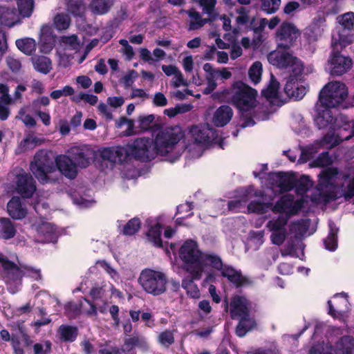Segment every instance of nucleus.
Here are the masks:
<instances>
[{
    "mask_svg": "<svg viewBox=\"0 0 354 354\" xmlns=\"http://www.w3.org/2000/svg\"><path fill=\"white\" fill-rule=\"evenodd\" d=\"M189 138L192 142L185 144V149H187L190 158H198L202 156L205 147L216 139L217 133L209 124H203L193 126Z\"/></svg>",
    "mask_w": 354,
    "mask_h": 354,
    "instance_id": "obj_7",
    "label": "nucleus"
},
{
    "mask_svg": "<svg viewBox=\"0 0 354 354\" xmlns=\"http://www.w3.org/2000/svg\"><path fill=\"white\" fill-rule=\"evenodd\" d=\"M8 214L15 220L24 218L27 214V210L22 204L19 197L13 196L7 204Z\"/></svg>",
    "mask_w": 354,
    "mask_h": 354,
    "instance_id": "obj_27",
    "label": "nucleus"
},
{
    "mask_svg": "<svg viewBox=\"0 0 354 354\" xmlns=\"http://www.w3.org/2000/svg\"><path fill=\"white\" fill-rule=\"evenodd\" d=\"M138 283L147 293L158 296L166 291L167 278L161 271L145 269L140 274Z\"/></svg>",
    "mask_w": 354,
    "mask_h": 354,
    "instance_id": "obj_12",
    "label": "nucleus"
},
{
    "mask_svg": "<svg viewBox=\"0 0 354 354\" xmlns=\"http://www.w3.org/2000/svg\"><path fill=\"white\" fill-rule=\"evenodd\" d=\"M279 83L274 76L271 79L267 88L262 90V95L272 104H278L280 100L279 93Z\"/></svg>",
    "mask_w": 354,
    "mask_h": 354,
    "instance_id": "obj_30",
    "label": "nucleus"
},
{
    "mask_svg": "<svg viewBox=\"0 0 354 354\" xmlns=\"http://www.w3.org/2000/svg\"><path fill=\"white\" fill-rule=\"evenodd\" d=\"M75 91L73 88L71 86L66 85L64 86L62 89H58L53 91L50 93V97L54 99L57 100L63 96H70L74 94Z\"/></svg>",
    "mask_w": 354,
    "mask_h": 354,
    "instance_id": "obj_57",
    "label": "nucleus"
},
{
    "mask_svg": "<svg viewBox=\"0 0 354 354\" xmlns=\"http://www.w3.org/2000/svg\"><path fill=\"white\" fill-rule=\"evenodd\" d=\"M272 178L276 180L277 186L280 191L287 192L295 187V178L292 176L281 174H272Z\"/></svg>",
    "mask_w": 354,
    "mask_h": 354,
    "instance_id": "obj_34",
    "label": "nucleus"
},
{
    "mask_svg": "<svg viewBox=\"0 0 354 354\" xmlns=\"http://www.w3.org/2000/svg\"><path fill=\"white\" fill-rule=\"evenodd\" d=\"M204 268L206 266H210L214 268L221 270L224 267L220 257L213 254H204L203 255Z\"/></svg>",
    "mask_w": 354,
    "mask_h": 354,
    "instance_id": "obj_51",
    "label": "nucleus"
},
{
    "mask_svg": "<svg viewBox=\"0 0 354 354\" xmlns=\"http://www.w3.org/2000/svg\"><path fill=\"white\" fill-rule=\"evenodd\" d=\"M21 23L19 15L15 8L0 6V25L10 28Z\"/></svg>",
    "mask_w": 354,
    "mask_h": 354,
    "instance_id": "obj_26",
    "label": "nucleus"
},
{
    "mask_svg": "<svg viewBox=\"0 0 354 354\" xmlns=\"http://www.w3.org/2000/svg\"><path fill=\"white\" fill-rule=\"evenodd\" d=\"M230 34H225L224 39L230 41L232 43V50L230 53V57L232 59H236L242 55V48L238 44H234V39L231 38Z\"/></svg>",
    "mask_w": 354,
    "mask_h": 354,
    "instance_id": "obj_60",
    "label": "nucleus"
},
{
    "mask_svg": "<svg viewBox=\"0 0 354 354\" xmlns=\"http://www.w3.org/2000/svg\"><path fill=\"white\" fill-rule=\"evenodd\" d=\"M236 12L239 15L236 18V21L238 24L243 25L248 22V11L245 8L240 7L237 8Z\"/></svg>",
    "mask_w": 354,
    "mask_h": 354,
    "instance_id": "obj_64",
    "label": "nucleus"
},
{
    "mask_svg": "<svg viewBox=\"0 0 354 354\" xmlns=\"http://www.w3.org/2000/svg\"><path fill=\"white\" fill-rule=\"evenodd\" d=\"M280 5L281 0H261V9L267 14L274 13Z\"/></svg>",
    "mask_w": 354,
    "mask_h": 354,
    "instance_id": "obj_52",
    "label": "nucleus"
},
{
    "mask_svg": "<svg viewBox=\"0 0 354 354\" xmlns=\"http://www.w3.org/2000/svg\"><path fill=\"white\" fill-rule=\"evenodd\" d=\"M19 17H30L34 10L33 0H17Z\"/></svg>",
    "mask_w": 354,
    "mask_h": 354,
    "instance_id": "obj_44",
    "label": "nucleus"
},
{
    "mask_svg": "<svg viewBox=\"0 0 354 354\" xmlns=\"http://www.w3.org/2000/svg\"><path fill=\"white\" fill-rule=\"evenodd\" d=\"M329 228L330 233L324 240V245L326 249L334 251L337 247V232L338 230L335 227V223L332 221L329 222Z\"/></svg>",
    "mask_w": 354,
    "mask_h": 354,
    "instance_id": "obj_43",
    "label": "nucleus"
},
{
    "mask_svg": "<svg viewBox=\"0 0 354 354\" xmlns=\"http://www.w3.org/2000/svg\"><path fill=\"white\" fill-rule=\"evenodd\" d=\"M262 71V64L258 61L254 62L249 68V77L254 84H258L261 81Z\"/></svg>",
    "mask_w": 354,
    "mask_h": 354,
    "instance_id": "obj_48",
    "label": "nucleus"
},
{
    "mask_svg": "<svg viewBox=\"0 0 354 354\" xmlns=\"http://www.w3.org/2000/svg\"><path fill=\"white\" fill-rule=\"evenodd\" d=\"M309 354H354V339L350 336L343 337L333 349L329 343H318L313 345Z\"/></svg>",
    "mask_w": 354,
    "mask_h": 354,
    "instance_id": "obj_14",
    "label": "nucleus"
},
{
    "mask_svg": "<svg viewBox=\"0 0 354 354\" xmlns=\"http://www.w3.org/2000/svg\"><path fill=\"white\" fill-rule=\"evenodd\" d=\"M16 46L19 50L26 55H31L36 50L35 39L29 37L17 39L16 41Z\"/></svg>",
    "mask_w": 354,
    "mask_h": 354,
    "instance_id": "obj_42",
    "label": "nucleus"
},
{
    "mask_svg": "<svg viewBox=\"0 0 354 354\" xmlns=\"http://www.w3.org/2000/svg\"><path fill=\"white\" fill-rule=\"evenodd\" d=\"M161 231L162 226L160 223H156L151 228L147 233V237L149 241L151 242L155 246L162 247V241H161Z\"/></svg>",
    "mask_w": 354,
    "mask_h": 354,
    "instance_id": "obj_41",
    "label": "nucleus"
},
{
    "mask_svg": "<svg viewBox=\"0 0 354 354\" xmlns=\"http://www.w3.org/2000/svg\"><path fill=\"white\" fill-rule=\"evenodd\" d=\"M252 308V303L243 295H234L230 304V313L232 319L248 316Z\"/></svg>",
    "mask_w": 354,
    "mask_h": 354,
    "instance_id": "obj_21",
    "label": "nucleus"
},
{
    "mask_svg": "<svg viewBox=\"0 0 354 354\" xmlns=\"http://www.w3.org/2000/svg\"><path fill=\"white\" fill-rule=\"evenodd\" d=\"M339 24L346 29L354 28V12H348L338 17Z\"/></svg>",
    "mask_w": 354,
    "mask_h": 354,
    "instance_id": "obj_55",
    "label": "nucleus"
},
{
    "mask_svg": "<svg viewBox=\"0 0 354 354\" xmlns=\"http://www.w3.org/2000/svg\"><path fill=\"white\" fill-rule=\"evenodd\" d=\"M199 6L203 8L204 13L212 17L216 4V0H200Z\"/></svg>",
    "mask_w": 354,
    "mask_h": 354,
    "instance_id": "obj_58",
    "label": "nucleus"
},
{
    "mask_svg": "<svg viewBox=\"0 0 354 354\" xmlns=\"http://www.w3.org/2000/svg\"><path fill=\"white\" fill-rule=\"evenodd\" d=\"M97 264L104 270V271L111 277L112 279L114 281H118L119 279L120 276L118 272L107 262L105 261H100L97 262Z\"/></svg>",
    "mask_w": 354,
    "mask_h": 354,
    "instance_id": "obj_61",
    "label": "nucleus"
},
{
    "mask_svg": "<svg viewBox=\"0 0 354 354\" xmlns=\"http://www.w3.org/2000/svg\"><path fill=\"white\" fill-rule=\"evenodd\" d=\"M233 116L232 108L227 105H223L218 108L214 113L212 122L219 127H222L230 122Z\"/></svg>",
    "mask_w": 354,
    "mask_h": 354,
    "instance_id": "obj_28",
    "label": "nucleus"
},
{
    "mask_svg": "<svg viewBox=\"0 0 354 354\" xmlns=\"http://www.w3.org/2000/svg\"><path fill=\"white\" fill-rule=\"evenodd\" d=\"M305 203L304 198L295 199L291 194L283 196L272 207L271 203H264L258 201H252L248 207V212L257 214H264L269 209L274 212H279L281 214L287 216L288 218L291 215L298 212Z\"/></svg>",
    "mask_w": 354,
    "mask_h": 354,
    "instance_id": "obj_8",
    "label": "nucleus"
},
{
    "mask_svg": "<svg viewBox=\"0 0 354 354\" xmlns=\"http://www.w3.org/2000/svg\"><path fill=\"white\" fill-rule=\"evenodd\" d=\"M68 153L77 165V168L82 169L90 165L93 151L86 145L75 146L68 150Z\"/></svg>",
    "mask_w": 354,
    "mask_h": 354,
    "instance_id": "obj_20",
    "label": "nucleus"
},
{
    "mask_svg": "<svg viewBox=\"0 0 354 354\" xmlns=\"http://www.w3.org/2000/svg\"><path fill=\"white\" fill-rule=\"evenodd\" d=\"M192 279H185L183 280L182 286L186 290L187 294L192 298H198L200 291L198 286L194 283Z\"/></svg>",
    "mask_w": 354,
    "mask_h": 354,
    "instance_id": "obj_49",
    "label": "nucleus"
},
{
    "mask_svg": "<svg viewBox=\"0 0 354 354\" xmlns=\"http://www.w3.org/2000/svg\"><path fill=\"white\" fill-rule=\"evenodd\" d=\"M78 335V329L76 326L63 324L57 330V337L62 342H74Z\"/></svg>",
    "mask_w": 354,
    "mask_h": 354,
    "instance_id": "obj_32",
    "label": "nucleus"
},
{
    "mask_svg": "<svg viewBox=\"0 0 354 354\" xmlns=\"http://www.w3.org/2000/svg\"><path fill=\"white\" fill-rule=\"evenodd\" d=\"M71 23L69 16L65 13H57L54 17V26L59 30H66Z\"/></svg>",
    "mask_w": 354,
    "mask_h": 354,
    "instance_id": "obj_50",
    "label": "nucleus"
},
{
    "mask_svg": "<svg viewBox=\"0 0 354 354\" xmlns=\"http://www.w3.org/2000/svg\"><path fill=\"white\" fill-rule=\"evenodd\" d=\"M16 191L23 198H30L36 191L35 182L32 177L28 174L17 176Z\"/></svg>",
    "mask_w": 354,
    "mask_h": 354,
    "instance_id": "obj_24",
    "label": "nucleus"
},
{
    "mask_svg": "<svg viewBox=\"0 0 354 354\" xmlns=\"http://www.w3.org/2000/svg\"><path fill=\"white\" fill-rule=\"evenodd\" d=\"M333 158L328 152L321 153L311 164V167H328L333 163Z\"/></svg>",
    "mask_w": 354,
    "mask_h": 354,
    "instance_id": "obj_53",
    "label": "nucleus"
},
{
    "mask_svg": "<svg viewBox=\"0 0 354 354\" xmlns=\"http://www.w3.org/2000/svg\"><path fill=\"white\" fill-rule=\"evenodd\" d=\"M348 96L346 85L338 81L328 83L319 92V102L328 107L335 108L342 104Z\"/></svg>",
    "mask_w": 354,
    "mask_h": 354,
    "instance_id": "obj_13",
    "label": "nucleus"
},
{
    "mask_svg": "<svg viewBox=\"0 0 354 354\" xmlns=\"http://www.w3.org/2000/svg\"><path fill=\"white\" fill-rule=\"evenodd\" d=\"M61 45L66 50H78L80 46V41L75 35L64 36L60 39Z\"/></svg>",
    "mask_w": 354,
    "mask_h": 354,
    "instance_id": "obj_47",
    "label": "nucleus"
},
{
    "mask_svg": "<svg viewBox=\"0 0 354 354\" xmlns=\"http://www.w3.org/2000/svg\"><path fill=\"white\" fill-rule=\"evenodd\" d=\"M41 51L48 53L52 50L54 46L52 28L50 26L44 24L40 31Z\"/></svg>",
    "mask_w": 354,
    "mask_h": 354,
    "instance_id": "obj_29",
    "label": "nucleus"
},
{
    "mask_svg": "<svg viewBox=\"0 0 354 354\" xmlns=\"http://www.w3.org/2000/svg\"><path fill=\"white\" fill-rule=\"evenodd\" d=\"M223 277H226L231 283L236 287L243 285L246 282V279L243 277L239 270H235L229 266H224L221 270Z\"/></svg>",
    "mask_w": 354,
    "mask_h": 354,
    "instance_id": "obj_31",
    "label": "nucleus"
},
{
    "mask_svg": "<svg viewBox=\"0 0 354 354\" xmlns=\"http://www.w3.org/2000/svg\"><path fill=\"white\" fill-rule=\"evenodd\" d=\"M190 18L189 29L197 30L203 27L207 22V19H203L201 15L194 10L187 11Z\"/></svg>",
    "mask_w": 354,
    "mask_h": 354,
    "instance_id": "obj_46",
    "label": "nucleus"
},
{
    "mask_svg": "<svg viewBox=\"0 0 354 354\" xmlns=\"http://www.w3.org/2000/svg\"><path fill=\"white\" fill-rule=\"evenodd\" d=\"M184 137V132L180 127L162 129L158 133L154 140L156 155L171 162L176 161L185 151V142L182 141Z\"/></svg>",
    "mask_w": 354,
    "mask_h": 354,
    "instance_id": "obj_4",
    "label": "nucleus"
},
{
    "mask_svg": "<svg viewBox=\"0 0 354 354\" xmlns=\"http://www.w3.org/2000/svg\"><path fill=\"white\" fill-rule=\"evenodd\" d=\"M114 3V0H93L91 9L93 12L98 15L106 14Z\"/></svg>",
    "mask_w": 354,
    "mask_h": 354,
    "instance_id": "obj_39",
    "label": "nucleus"
},
{
    "mask_svg": "<svg viewBox=\"0 0 354 354\" xmlns=\"http://www.w3.org/2000/svg\"><path fill=\"white\" fill-rule=\"evenodd\" d=\"M240 322L236 327V333L239 337H243L246 333L252 330L256 326V322L254 318L250 316H242L240 318Z\"/></svg>",
    "mask_w": 354,
    "mask_h": 354,
    "instance_id": "obj_36",
    "label": "nucleus"
},
{
    "mask_svg": "<svg viewBox=\"0 0 354 354\" xmlns=\"http://www.w3.org/2000/svg\"><path fill=\"white\" fill-rule=\"evenodd\" d=\"M326 28V19L319 17L314 19L304 32V37L309 44L315 42L324 33Z\"/></svg>",
    "mask_w": 354,
    "mask_h": 354,
    "instance_id": "obj_25",
    "label": "nucleus"
},
{
    "mask_svg": "<svg viewBox=\"0 0 354 354\" xmlns=\"http://www.w3.org/2000/svg\"><path fill=\"white\" fill-rule=\"evenodd\" d=\"M0 263L4 271V279L8 285V289L12 294L19 291L21 281L24 275L30 277L35 280L41 279V275L39 270L27 266H22L13 263L0 252Z\"/></svg>",
    "mask_w": 354,
    "mask_h": 354,
    "instance_id": "obj_6",
    "label": "nucleus"
},
{
    "mask_svg": "<svg viewBox=\"0 0 354 354\" xmlns=\"http://www.w3.org/2000/svg\"><path fill=\"white\" fill-rule=\"evenodd\" d=\"M309 225L310 220L301 219L291 224L290 227V232L295 233L297 238L307 234Z\"/></svg>",
    "mask_w": 354,
    "mask_h": 354,
    "instance_id": "obj_45",
    "label": "nucleus"
},
{
    "mask_svg": "<svg viewBox=\"0 0 354 354\" xmlns=\"http://www.w3.org/2000/svg\"><path fill=\"white\" fill-rule=\"evenodd\" d=\"M44 141V140L43 138H38L33 134H28L20 142L19 150L20 152H22L28 149H32L36 146L41 145Z\"/></svg>",
    "mask_w": 354,
    "mask_h": 354,
    "instance_id": "obj_40",
    "label": "nucleus"
},
{
    "mask_svg": "<svg viewBox=\"0 0 354 354\" xmlns=\"http://www.w3.org/2000/svg\"><path fill=\"white\" fill-rule=\"evenodd\" d=\"M34 68L36 71L47 74L51 69L50 59L44 56H37L32 58Z\"/></svg>",
    "mask_w": 354,
    "mask_h": 354,
    "instance_id": "obj_38",
    "label": "nucleus"
},
{
    "mask_svg": "<svg viewBox=\"0 0 354 354\" xmlns=\"http://www.w3.org/2000/svg\"><path fill=\"white\" fill-rule=\"evenodd\" d=\"M9 88L7 85L0 84V104L10 105L13 100L9 95Z\"/></svg>",
    "mask_w": 354,
    "mask_h": 354,
    "instance_id": "obj_59",
    "label": "nucleus"
},
{
    "mask_svg": "<svg viewBox=\"0 0 354 354\" xmlns=\"http://www.w3.org/2000/svg\"><path fill=\"white\" fill-rule=\"evenodd\" d=\"M16 232L15 223L10 218H0V237L4 239H10L15 236Z\"/></svg>",
    "mask_w": 354,
    "mask_h": 354,
    "instance_id": "obj_35",
    "label": "nucleus"
},
{
    "mask_svg": "<svg viewBox=\"0 0 354 354\" xmlns=\"http://www.w3.org/2000/svg\"><path fill=\"white\" fill-rule=\"evenodd\" d=\"M299 30L291 23H283L276 33V40L279 48L291 47L299 37Z\"/></svg>",
    "mask_w": 354,
    "mask_h": 354,
    "instance_id": "obj_18",
    "label": "nucleus"
},
{
    "mask_svg": "<svg viewBox=\"0 0 354 354\" xmlns=\"http://www.w3.org/2000/svg\"><path fill=\"white\" fill-rule=\"evenodd\" d=\"M354 136V120L345 123L340 127V131L335 135L334 133H327L322 139L315 142L313 145L301 152L300 160L306 162L313 158L321 148H332L343 140H349Z\"/></svg>",
    "mask_w": 354,
    "mask_h": 354,
    "instance_id": "obj_9",
    "label": "nucleus"
},
{
    "mask_svg": "<svg viewBox=\"0 0 354 354\" xmlns=\"http://www.w3.org/2000/svg\"><path fill=\"white\" fill-rule=\"evenodd\" d=\"M223 95L239 109L243 116H252L257 120H263L257 116L254 109L257 105V92L255 89L241 82H236L229 90H225Z\"/></svg>",
    "mask_w": 354,
    "mask_h": 354,
    "instance_id": "obj_5",
    "label": "nucleus"
},
{
    "mask_svg": "<svg viewBox=\"0 0 354 354\" xmlns=\"http://www.w3.org/2000/svg\"><path fill=\"white\" fill-rule=\"evenodd\" d=\"M331 107H328L324 104L317 102L315 106L317 113L315 122L319 129H324L329 127L330 129H335L339 128L340 126L337 124L338 118H335L330 110Z\"/></svg>",
    "mask_w": 354,
    "mask_h": 354,
    "instance_id": "obj_19",
    "label": "nucleus"
},
{
    "mask_svg": "<svg viewBox=\"0 0 354 354\" xmlns=\"http://www.w3.org/2000/svg\"><path fill=\"white\" fill-rule=\"evenodd\" d=\"M34 354H48L51 349V343L46 341L44 344H35L33 346Z\"/></svg>",
    "mask_w": 354,
    "mask_h": 354,
    "instance_id": "obj_63",
    "label": "nucleus"
},
{
    "mask_svg": "<svg viewBox=\"0 0 354 354\" xmlns=\"http://www.w3.org/2000/svg\"><path fill=\"white\" fill-rule=\"evenodd\" d=\"M109 288H112V284L109 282L95 283L90 290V295L94 299H106L109 296Z\"/></svg>",
    "mask_w": 354,
    "mask_h": 354,
    "instance_id": "obj_33",
    "label": "nucleus"
},
{
    "mask_svg": "<svg viewBox=\"0 0 354 354\" xmlns=\"http://www.w3.org/2000/svg\"><path fill=\"white\" fill-rule=\"evenodd\" d=\"M140 227V220L137 218H134L129 221V222L124 226L122 232L125 235H133L139 230Z\"/></svg>",
    "mask_w": 354,
    "mask_h": 354,
    "instance_id": "obj_54",
    "label": "nucleus"
},
{
    "mask_svg": "<svg viewBox=\"0 0 354 354\" xmlns=\"http://www.w3.org/2000/svg\"><path fill=\"white\" fill-rule=\"evenodd\" d=\"M158 342L162 346L169 347L174 342L173 332L168 330L162 332L158 335Z\"/></svg>",
    "mask_w": 354,
    "mask_h": 354,
    "instance_id": "obj_56",
    "label": "nucleus"
},
{
    "mask_svg": "<svg viewBox=\"0 0 354 354\" xmlns=\"http://www.w3.org/2000/svg\"><path fill=\"white\" fill-rule=\"evenodd\" d=\"M288 221L287 216L280 214L277 218H273L267 223L266 227L271 233L270 241L273 244L281 245L285 241L288 234Z\"/></svg>",
    "mask_w": 354,
    "mask_h": 354,
    "instance_id": "obj_17",
    "label": "nucleus"
},
{
    "mask_svg": "<svg viewBox=\"0 0 354 354\" xmlns=\"http://www.w3.org/2000/svg\"><path fill=\"white\" fill-rule=\"evenodd\" d=\"M127 151V158L132 156L142 161H149L156 156L154 142L149 138L136 139L125 148Z\"/></svg>",
    "mask_w": 354,
    "mask_h": 354,
    "instance_id": "obj_15",
    "label": "nucleus"
},
{
    "mask_svg": "<svg viewBox=\"0 0 354 354\" xmlns=\"http://www.w3.org/2000/svg\"><path fill=\"white\" fill-rule=\"evenodd\" d=\"M203 254L198 244L193 240H187L179 250V257L184 262V268L194 279H200L204 270Z\"/></svg>",
    "mask_w": 354,
    "mask_h": 354,
    "instance_id": "obj_10",
    "label": "nucleus"
},
{
    "mask_svg": "<svg viewBox=\"0 0 354 354\" xmlns=\"http://www.w3.org/2000/svg\"><path fill=\"white\" fill-rule=\"evenodd\" d=\"M352 41L353 39L349 37L345 39L339 37L338 40L333 37V53L328 61V69L330 75H341L351 68L352 66L351 59L341 55L339 50L351 44Z\"/></svg>",
    "mask_w": 354,
    "mask_h": 354,
    "instance_id": "obj_11",
    "label": "nucleus"
},
{
    "mask_svg": "<svg viewBox=\"0 0 354 354\" xmlns=\"http://www.w3.org/2000/svg\"><path fill=\"white\" fill-rule=\"evenodd\" d=\"M268 59L273 66L288 70L290 73L284 87L286 95L297 100L302 99L307 92L306 87L298 82L299 77L304 71L302 62L290 52L279 49L269 53Z\"/></svg>",
    "mask_w": 354,
    "mask_h": 354,
    "instance_id": "obj_3",
    "label": "nucleus"
},
{
    "mask_svg": "<svg viewBox=\"0 0 354 354\" xmlns=\"http://www.w3.org/2000/svg\"><path fill=\"white\" fill-rule=\"evenodd\" d=\"M154 120L153 115H148L146 116H140L139 117V128L142 131H146L151 128V124Z\"/></svg>",
    "mask_w": 354,
    "mask_h": 354,
    "instance_id": "obj_62",
    "label": "nucleus"
},
{
    "mask_svg": "<svg viewBox=\"0 0 354 354\" xmlns=\"http://www.w3.org/2000/svg\"><path fill=\"white\" fill-rule=\"evenodd\" d=\"M203 70L206 73L205 80L207 86L203 90L204 94H209L214 91L218 84L217 80H220L223 82L225 80L231 78L232 74L227 68H215L209 63H206L203 65Z\"/></svg>",
    "mask_w": 354,
    "mask_h": 354,
    "instance_id": "obj_16",
    "label": "nucleus"
},
{
    "mask_svg": "<svg viewBox=\"0 0 354 354\" xmlns=\"http://www.w3.org/2000/svg\"><path fill=\"white\" fill-rule=\"evenodd\" d=\"M347 176L341 175L335 167L324 169L319 174L317 189L319 194V201L328 203L343 198L348 201L354 197V176L344 185Z\"/></svg>",
    "mask_w": 354,
    "mask_h": 354,
    "instance_id": "obj_1",
    "label": "nucleus"
},
{
    "mask_svg": "<svg viewBox=\"0 0 354 354\" xmlns=\"http://www.w3.org/2000/svg\"><path fill=\"white\" fill-rule=\"evenodd\" d=\"M313 182L306 176H302L297 182L295 181L296 192L301 196L300 198L305 199V203L307 202V198L304 195L313 187Z\"/></svg>",
    "mask_w": 354,
    "mask_h": 354,
    "instance_id": "obj_37",
    "label": "nucleus"
},
{
    "mask_svg": "<svg viewBox=\"0 0 354 354\" xmlns=\"http://www.w3.org/2000/svg\"><path fill=\"white\" fill-rule=\"evenodd\" d=\"M127 154V149L121 147L104 148L100 151L102 162L106 163V167L109 164L111 168L117 161L120 162L126 161Z\"/></svg>",
    "mask_w": 354,
    "mask_h": 354,
    "instance_id": "obj_22",
    "label": "nucleus"
},
{
    "mask_svg": "<svg viewBox=\"0 0 354 354\" xmlns=\"http://www.w3.org/2000/svg\"><path fill=\"white\" fill-rule=\"evenodd\" d=\"M54 162L50 158L46 151L40 150L37 151L30 162V169L41 183L51 182L48 176L56 171V169L65 177L74 179L77 175L78 169L70 156L58 155Z\"/></svg>",
    "mask_w": 354,
    "mask_h": 354,
    "instance_id": "obj_2",
    "label": "nucleus"
},
{
    "mask_svg": "<svg viewBox=\"0 0 354 354\" xmlns=\"http://www.w3.org/2000/svg\"><path fill=\"white\" fill-rule=\"evenodd\" d=\"M32 227L37 233L38 241L45 243L57 241L58 235L56 229L51 223L41 221L37 224H33Z\"/></svg>",
    "mask_w": 354,
    "mask_h": 354,
    "instance_id": "obj_23",
    "label": "nucleus"
}]
</instances>
